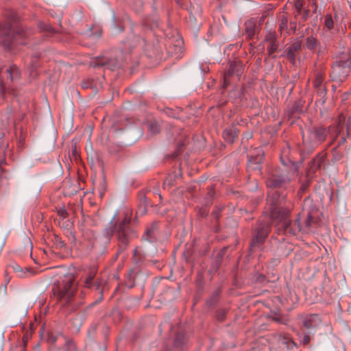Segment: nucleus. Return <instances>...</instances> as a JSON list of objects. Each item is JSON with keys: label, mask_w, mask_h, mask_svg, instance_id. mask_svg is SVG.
Returning a JSON list of instances; mask_svg holds the SVG:
<instances>
[{"label": "nucleus", "mask_w": 351, "mask_h": 351, "mask_svg": "<svg viewBox=\"0 0 351 351\" xmlns=\"http://www.w3.org/2000/svg\"><path fill=\"white\" fill-rule=\"evenodd\" d=\"M284 199L285 196H280L277 191H270L269 192L267 203L271 205L269 213L270 219L272 221H278L286 233H289L291 235H297L300 232L308 233L310 230L312 220L310 214L308 213L305 225L303 226L300 224V214L297 219H295L293 223L291 222L288 219L289 210L284 208L282 206Z\"/></svg>", "instance_id": "nucleus-1"}, {"label": "nucleus", "mask_w": 351, "mask_h": 351, "mask_svg": "<svg viewBox=\"0 0 351 351\" xmlns=\"http://www.w3.org/2000/svg\"><path fill=\"white\" fill-rule=\"evenodd\" d=\"M52 291L60 305L67 307L68 311L71 312L77 308L79 302L75 300L76 285L73 276H65L61 281L55 283Z\"/></svg>", "instance_id": "nucleus-2"}, {"label": "nucleus", "mask_w": 351, "mask_h": 351, "mask_svg": "<svg viewBox=\"0 0 351 351\" xmlns=\"http://www.w3.org/2000/svg\"><path fill=\"white\" fill-rule=\"evenodd\" d=\"M26 36L23 29L14 30L9 23H5L0 29V43L6 49H11L16 43L24 44L21 40Z\"/></svg>", "instance_id": "nucleus-3"}, {"label": "nucleus", "mask_w": 351, "mask_h": 351, "mask_svg": "<svg viewBox=\"0 0 351 351\" xmlns=\"http://www.w3.org/2000/svg\"><path fill=\"white\" fill-rule=\"evenodd\" d=\"M296 169L291 168L287 169L286 167L274 170L267 180V186L273 189L285 187L291 180V177L295 174Z\"/></svg>", "instance_id": "nucleus-4"}, {"label": "nucleus", "mask_w": 351, "mask_h": 351, "mask_svg": "<svg viewBox=\"0 0 351 351\" xmlns=\"http://www.w3.org/2000/svg\"><path fill=\"white\" fill-rule=\"evenodd\" d=\"M350 71V57L343 53L335 62L332 67L330 78L332 81L342 82L346 80Z\"/></svg>", "instance_id": "nucleus-5"}, {"label": "nucleus", "mask_w": 351, "mask_h": 351, "mask_svg": "<svg viewBox=\"0 0 351 351\" xmlns=\"http://www.w3.org/2000/svg\"><path fill=\"white\" fill-rule=\"evenodd\" d=\"M20 76L19 69L12 65L0 71V95H3L9 82L17 80Z\"/></svg>", "instance_id": "nucleus-6"}, {"label": "nucleus", "mask_w": 351, "mask_h": 351, "mask_svg": "<svg viewBox=\"0 0 351 351\" xmlns=\"http://www.w3.org/2000/svg\"><path fill=\"white\" fill-rule=\"evenodd\" d=\"M243 64L239 60L231 62L228 71L223 74V87L226 88L231 82L230 78L237 77L239 80L243 72Z\"/></svg>", "instance_id": "nucleus-7"}, {"label": "nucleus", "mask_w": 351, "mask_h": 351, "mask_svg": "<svg viewBox=\"0 0 351 351\" xmlns=\"http://www.w3.org/2000/svg\"><path fill=\"white\" fill-rule=\"evenodd\" d=\"M314 75L315 78L313 82V87L316 90L317 94L323 104L326 101V88L324 85L325 73L322 68H317L314 71Z\"/></svg>", "instance_id": "nucleus-8"}, {"label": "nucleus", "mask_w": 351, "mask_h": 351, "mask_svg": "<svg viewBox=\"0 0 351 351\" xmlns=\"http://www.w3.org/2000/svg\"><path fill=\"white\" fill-rule=\"evenodd\" d=\"M269 230V226L268 223L259 224L254 235L253 236L251 247L258 246L262 244L267 237Z\"/></svg>", "instance_id": "nucleus-9"}, {"label": "nucleus", "mask_w": 351, "mask_h": 351, "mask_svg": "<svg viewBox=\"0 0 351 351\" xmlns=\"http://www.w3.org/2000/svg\"><path fill=\"white\" fill-rule=\"evenodd\" d=\"M302 49V42L296 40L293 42L291 45L287 48L285 51V56L290 63L293 65H297V60L298 59V53Z\"/></svg>", "instance_id": "nucleus-10"}, {"label": "nucleus", "mask_w": 351, "mask_h": 351, "mask_svg": "<svg viewBox=\"0 0 351 351\" xmlns=\"http://www.w3.org/2000/svg\"><path fill=\"white\" fill-rule=\"evenodd\" d=\"M130 221V219L125 217L123 221L119 224L116 230L117 239L119 243H121L123 245H125L128 242V225Z\"/></svg>", "instance_id": "nucleus-11"}, {"label": "nucleus", "mask_w": 351, "mask_h": 351, "mask_svg": "<svg viewBox=\"0 0 351 351\" xmlns=\"http://www.w3.org/2000/svg\"><path fill=\"white\" fill-rule=\"evenodd\" d=\"M97 274V269L95 267H91L88 269V271L86 273L84 276V286L87 288H90L93 286L96 287V289H99V285L94 281V278Z\"/></svg>", "instance_id": "nucleus-12"}, {"label": "nucleus", "mask_w": 351, "mask_h": 351, "mask_svg": "<svg viewBox=\"0 0 351 351\" xmlns=\"http://www.w3.org/2000/svg\"><path fill=\"white\" fill-rule=\"evenodd\" d=\"M90 64L95 67L105 66L109 68L110 70H114L117 66L115 62L106 57L97 58L91 61Z\"/></svg>", "instance_id": "nucleus-13"}, {"label": "nucleus", "mask_w": 351, "mask_h": 351, "mask_svg": "<svg viewBox=\"0 0 351 351\" xmlns=\"http://www.w3.org/2000/svg\"><path fill=\"white\" fill-rule=\"evenodd\" d=\"M325 160V154H319L314 158L310 164L308 173H315V171L319 169Z\"/></svg>", "instance_id": "nucleus-14"}, {"label": "nucleus", "mask_w": 351, "mask_h": 351, "mask_svg": "<svg viewBox=\"0 0 351 351\" xmlns=\"http://www.w3.org/2000/svg\"><path fill=\"white\" fill-rule=\"evenodd\" d=\"M40 66L39 56L34 55L31 58V60L28 64L27 70L29 76L34 78L37 75V69Z\"/></svg>", "instance_id": "nucleus-15"}, {"label": "nucleus", "mask_w": 351, "mask_h": 351, "mask_svg": "<svg viewBox=\"0 0 351 351\" xmlns=\"http://www.w3.org/2000/svg\"><path fill=\"white\" fill-rule=\"evenodd\" d=\"M310 134L311 137L317 143H321L325 140L327 132L323 128H315L311 131Z\"/></svg>", "instance_id": "nucleus-16"}, {"label": "nucleus", "mask_w": 351, "mask_h": 351, "mask_svg": "<svg viewBox=\"0 0 351 351\" xmlns=\"http://www.w3.org/2000/svg\"><path fill=\"white\" fill-rule=\"evenodd\" d=\"M319 317L316 315H311L304 319L303 326L306 329H311L317 327Z\"/></svg>", "instance_id": "nucleus-17"}, {"label": "nucleus", "mask_w": 351, "mask_h": 351, "mask_svg": "<svg viewBox=\"0 0 351 351\" xmlns=\"http://www.w3.org/2000/svg\"><path fill=\"white\" fill-rule=\"evenodd\" d=\"M223 136L224 139L229 143H232L234 141V139L237 137L238 132L237 130L233 128H226L223 132Z\"/></svg>", "instance_id": "nucleus-18"}, {"label": "nucleus", "mask_w": 351, "mask_h": 351, "mask_svg": "<svg viewBox=\"0 0 351 351\" xmlns=\"http://www.w3.org/2000/svg\"><path fill=\"white\" fill-rule=\"evenodd\" d=\"M245 34L248 38H252L254 36L256 32V24L254 20H249L245 23Z\"/></svg>", "instance_id": "nucleus-19"}, {"label": "nucleus", "mask_w": 351, "mask_h": 351, "mask_svg": "<svg viewBox=\"0 0 351 351\" xmlns=\"http://www.w3.org/2000/svg\"><path fill=\"white\" fill-rule=\"evenodd\" d=\"M318 45H319V41L313 36H308L306 38L305 47L308 50L314 51Z\"/></svg>", "instance_id": "nucleus-20"}, {"label": "nucleus", "mask_w": 351, "mask_h": 351, "mask_svg": "<svg viewBox=\"0 0 351 351\" xmlns=\"http://www.w3.org/2000/svg\"><path fill=\"white\" fill-rule=\"evenodd\" d=\"M156 228H157L156 223H152L151 227L147 228V230H146L145 234L144 236V239L149 241H153Z\"/></svg>", "instance_id": "nucleus-21"}, {"label": "nucleus", "mask_w": 351, "mask_h": 351, "mask_svg": "<svg viewBox=\"0 0 351 351\" xmlns=\"http://www.w3.org/2000/svg\"><path fill=\"white\" fill-rule=\"evenodd\" d=\"M324 26L328 30H331L334 27V21L331 14H327L325 17Z\"/></svg>", "instance_id": "nucleus-22"}, {"label": "nucleus", "mask_w": 351, "mask_h": 351, "mask_svg": "<svg viewBox=\"0 0 351 351\" xmlns=\"http://www.w3.org/2000/svg\"><path fill=\"white\" fill-rule=\"evenodd\" d=\"M343 130V125L339 122L337 125L332 128V135L334 140H336Z\"/></svg>", "instance_id": "nucleus-23"}, {"label": "nucleus", "mask_w": 351, "mask_h": 351, "mask_svg": "<svg viewBox=\"0 0 351 351\" xmlns=\"http://www.w3.org/2000/svg\"><path fill=\"white\" fill-rule=\"evenodd\" d=\"M287 25H288V20L287 18L285 16H282L280 21V27L279 29L282 33L283 32H287Z\"/></svg>", "instance_id": "nucleus-24"}, {"label": "nucleus", "mask_w": 351, "mask_h": 351, "mask_svg": "<svg viewBox=\"0 0 351 351\" xmlns=\"http://www.w3.org/2000/svg\"><path fill=\"white\" fill-rule=\"evenodd\" d=\"M278 45L275 40H271L267 47V50L269 54L274 53L278 49Z\"/></svg>", "instance_id": "nucleus-25"}, {"label": "nucleus", "mask_w": 351, "mask_h": 351, "mask_svg": "<svg viewBox=\"0 0 351 351\" xmlns=\"http://www.w3.org/2000/svg\"><path fill=\"white\" fill-rule=\"evenodd\" d=\"M256 153L258 154V156H256V158H254V156L252 155H250V158L255 162V163H259L262 161L263 160V154H262V150L261 149H259V148H257L256 149Z\"/></svg>", "instance_id": "nucleus-26"}, {"label": "nucleus", "mask_w": 351, "mask_h": 351, "mask_svg": "<svg viewBox=\"0 0 351 351\" xmlns=\"http://www.w3.org/2000/svg\"><path fill=\"white\" fill-rule=\"evenodd\" d=\"M38 28L40 30H45L48 32H53V28L49 25L46 24L43 22H40L38 23Z\"/></svg>", "instance_id": "nucleus-27"}, {"label": "nucleus", "mask_w": 351, "mask_h": 351, "mask_svg": "<svg viewBox=\"0 0 351 351\" xmlns=\"http://www.w3.org/2000/svg\"><path fill=\"white\" fill-rule=\"evenodd\" d=\"M149 130L152 134H156L159 132L160 128H159L158 125L156 123H150L149 124Z\"/></svg>", "instance_id": "nucleus-28"}, {"label": "nucleus", "mask_w": 351, "mask_h": 351, "mask_svg": "<svg viewBox=\"0 0 351 351\" xmlns=\"http://www.w3.org/2000/svg\"><path fill=\"white\" fill-rule=\"evenodd\" d=\"M311 332L310 331H308V332H304L303 337L302 339V343L304 345L308 344L311 340Z\"/></svg>", "instance_id": "nucleus-29"}, {"label": "nucleus", "mask_w": 351, "mask_h": 351, "mask_svg": "<svg viewBox=\"0 0 351 351\" xmlns=\"http://www.w3.org/2000/svg\"><path fill=\"white\" fill-rule=\"evenodd\" d=\"M182 335L178 334L176 335V339H175V344L176 346H179L180 344L182 343Z\"/></svg>", "instance_id": "nucleus-30"}, {"label": "nucleus", "mask_w": 351, "mask_h": 351, "mask_svg": "<svg viewBox=\"0 0 351 351\" xmlns=\"http://www.w3.org/2000/svg\"><path fill=\"white\" fill-rule=\"evenodd\" d=\"M348 136V132L347 131L346 132V136H342L341 137V138L339 139V142H338V146H340L341 145H343L346 143V136Z\"/></svg>", "instance_id": "nucleus-31"}, {"label": "nucleus", "mask_w": 351, "mask_h": 351, "mask_svg": "<svg viewBox=\"0 0 351 351\" xmlns=\"http://www.w3.org/2000/svg\"><path fill=\"white\" fill-rule=\"evenodd\" d=\"M184 145V143H180L178 146V148H177V150L176 152H175V157H177L180 153L181 152V149L182 147Z\"/></svg>", "instance_id": "nucleus-32"}, {"label": "nucleus", "mask_w": 351, "mask_h": 351, "mask_svg": "<svg viewBox=\"0 0 351 351\" xmlns=\"http://www.w3.org/2000/svg\"><path fill=\"white\" fill-rule=\"evenodd\" d=\"M324 53V49L319 47V49L317 50V56H322Z\"/></svg>", "instance_id": "nucleus-33"}, {"label": "nucleus", "mask_w": 351, "mask_h": 351, "mask_svg": "<svg viewBox=\"0 0 351 351\" xmlns=\"http://www.w3.org/2000/svg\"><path fill=\"white\" fill-rule=\"evenodd\" d=\"M112 232H113V230H112V228H107V229L106 230V234L108 236H109V235H112Z\"/></svg>", "instance_id": "nucleus-34"}, {"label": "nucleus", "mask_w": 351, "mask_h": 351, "mask_svg": "<svg viewBox=\"0 0 351 351\" xmlns=\"http://www.w3.org/2000/svg\"><path fill=\"white\" fill-rule=\"evenodd\" d=\"M60 246H61V247L64 246V243L63 242H62V241L60 242Z\"/></svg>", "instance_id": "nucleus-35"}, {"label": "nucleus", "mask_w": 351, "mask_h": 351, "mask_svg": "<svg viewBox=\"0 0 351 351\" xmlns=\"http://www.w3.org/2000/svg\"><path fill=\"white\" fill-rule=\"evenodd\" d=\"M306 187V186H302V190H304Z\"/></svg>", "instance_id": "nucleus-36"}, {"label": "nucleus", "mask_w": 351, "mask_h": 351, "mask_svg": "<svg viewBox=\"0 0 351 351\" xmlns=\"http://www.w3.org/2000/svg\"><path fill=\"white\" fill-rule=\"evenodd\" d=\"M298 9H300L301 8V5H296Z\"/></svg>", "instance_id": "nucleus-37"}]
</instances>
